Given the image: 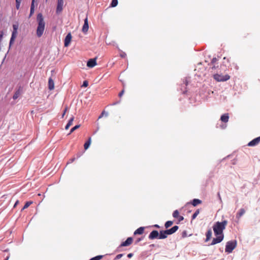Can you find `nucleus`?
<instances>
[{"instance_id":"nucleus-1","label":"nucleus","mask_w":260,"mask_h":260,"mask_svg":"<svg viewBox=\"0 0 260 260\" xmlns=\"http://www.w3.org/2000/svg\"><path fill=\"white\" fill-rule=\"evenodd\" d=\"M178 229H170L166 231H161L160 233L157 231L154 230L150 233L149 235V239L153 240L154 239H165L167 237L168 235H171L174 233Z\"/></svg>"},{"instance_id":"nucleus-2","label":"nucleus","mask_w":260,"mask_h":260,"mask_svg":"<svg viewBox=\"0 0 260 260\" xmlns=\"http://www.w3.org/2000/svg\"><path fill=\"white\" fill-rule=\"evenodd\" d=\"M37 19L38 22V25L37 29V35L39 38H40L43 35L44 32L45 23L44 21L43 15L41 13L38 14Z\"/></svg>"},{"instance_id":"nucleus-3","label":"nucleus","mask_w":260,"mask_h":260,"mask_svg":"<svg viewBox=\"0 0 260 260\" xmlns=\"http://www.w3.org/2000/svg\"><path fill=\"white\" fill-rule=\"evenodd\" d=\"M173 217L174 218L173 221L169 220L165 223V228H169L172 226L174 223L176 224H179L182 221L184 220V217L180 215L179 213L177 210L174 211L173 213Z\"/></svg>"},{"instance_id":"nucleus-4","label":"nucleus","mask_w":260,"mask_h":260,"mask_svg":"<svg viewBox=\"0 0 260 260\" xmlns=\"http://www.w3.org/2000/svg\"><path fill=\"white\" fill-rule=\"evenodd\" d=\"M237 246L236 241H231L226 243L225 251L228 253H231Z\"/></svg>"},{"instance_id":"nucleus-5","label":"nucleus","mask_w":260,"mask_h":260,"mask_svg":"<svg viewBox=\"0 0 260 260\" xmlns=\"http://www.w3.org/2000/svg\"><path fill=\"white\" fill-rule=\"evenodd\" d=\"M214 79L218 82H224L228 80L230 78L229 75H219L218 74H215L213 76Z\"/></svg>"},{"instance_id":"nucleus-6","label":"nucleus","mask_w":260,"mask_h":260,"mask_svg":"<svg viewBox=\"0 0 260 260\" xmlns=\"http://www.w3.org/2000/svg\"><path fill=\"white\" fill-rule=\"evenodd\" d=\"M230 65L231 64H230V59L229 58H227L225 57H224L223 58L222 63L220 66L221 69L225 71L227 70V67Z\"/></svg>"},{"instance_id":"nucleus-7","label":"nucleus","mask_w":260,"mask_h":260,"mask_svg":"<svg viewBox=\"0 0 260 260\" xmlns=\"http://www.w3.org/2000/svg\"><path fill=\"white\" fill-rule=\"evenodd\" d=\"M63 6V0H57V4L56 7V13L58 14H60L62 10Z\"/></svg>"},{"instance_id":"nucleus-8","label":"nucleus","mask_w":260,"mask_h":260,"mask_svg":"<svg viewBox=\"0 0 260 260\" xmlns=\"http://www.w3.org/2000/svg\"><path fill=\"white\" fill-rule=\"evenodd\" d=\"M96 65V58L89 59L87 62V66L89 68H93Z\"/></svg>"},{"instance_id":"nucleus-9","label":"nucleus","mask_w":260,"mask_h":260,"mask_svg":"<svg viewBox=\"0 0 260 260\" xmlns=\"http://www.w3.org/2000/svg\"><path fill=\"white\" fill-rule=\"evenodd\" d=\"M260 142V136L257 137L248 143V146L252 147L257 145Z\"/></svg>"},{"instance_id":"nucleus-10","label":"nucleus","mask_w":260,"mask_h":260,"mask_svg":"<svg viewBox=\"0 0 260 260\" xmlns=\"http://www.w3.org/2000/svg\"><path fill=\"white\" fill-rule=\"evenodd\" d=\"M72 38L71 34L70 32L68 34L64 39V45L65 47H68L70 45L72 40Z\"/></svg>"},{"instance_id":"nucleus-11","label":"nucleus","mask_w":260,"mask_h":260,"mask_svg":"<svg viewBox=\"0 0 260 260\" xmlns=\"http://www.w3.org/2000/svg\"><path fill=\"white\" fill-rule=\"evenodd\" d=\"M223 238V235L216 236V238H214L212 241L211 244L214 245L220 243L222 241Z\"/></svg>"},{"instance_id":"nucleus-12","label":"nucleus","mask_w":260,"mask_h":260,"mask_svg":"<svg viewBox=\"0 0 260 260\" xmlns=\"http://www.w3.org/2000/svg\"><path fill=\"white\" fill-rule=\"evenodd\" d=\"M133 238L132 237H128L126 241L121 243L120 247L128 246L133 243Z\"/></svg>"},{"instance_id":"nucleus-13","label":"nucleus","mask_w":260,"mask_h":260,"mask_svg":"<svg viewBox=\"0 0 260 260\" xmlns=\"http://www.w3.org/2000/svg\"><path fill=\"white\" fill-rule=\"evenodd\" d=\"M13 31L12 32V37L10 41V45H11L15 41V36L16 34V25L13 24Z\"/></svg>"},{"instance_id":"nucleus-14","label":"nucleus","mask_w":260,"mask_h":260,"mask_svg":"<svg viewBox=\"0 0 260 260\" xmlns=\"http://www.w3.org/2000/svg\"><path fill=\"white\" fill-rule=\"evenodd\" d=\"M227 224V221L223 220L221 222H217L213 228H225Z\"/></svg>"},{"instance_id":"nucleus-15","label":"nucleus","mask_w":260,"mask_h":260,"mask_svg":"<svg viewBox=\"0 0 260 260\" xmlns=\"http://www.w3.org/2000/svg\"><path fill=\"white\" fill-rule=\"evenodd\" d=\"M89 26L88 23V19L87 17H86L84 20V23L82 27V30L84 33H86L87 32L88 30Z\"/></svg>"},{"instance_id":"nucleus-16","label":"nucleus","mask_w":260,"mask_h":260,"mask_svg":"<svg viewBox=\"0 0 260 260\" xmlns=\"http://www.w3.org/2000/svg\"><path fill=\"white\" fill-rule=\"evenodd\" d=\"M229 114L228 113L223 114L222 115H221V116L220 117V120L224 123L228 122L229 121Z\"/></svg>"},{"instance_id":"nucleus-17","label":"nucleus","mask_w":260,"mask_h":260,"mask_svg":"<svg viewBox=\"0 0 260 260\" xmlns=\"http://www.w3.org/2000/svg\"><path fill=\"white\" fill-rule=\"evenodd\" d=\"M48 88L50 90H53L54 88V81L51 78H50L48 80Z\"/></svg>"},{"instance_id":"nucleus-18","label":"nucleus","mask_w":260,"mask_h":260,"mask_svg":"<svg viewBox=\"0 0 260 260\" xmlns=\"http://www.w3.org/2000/svg\"><path fill=\"white\" fill-rule=\"evenodd\" d=\"M202 201L201 200L194 199L191 201V204L193 206L196 207L197 205L202 204Z\"/></svg>"},{"instance_id":"nucleus-19","label":"nucleus","mask_w":260,"mask_h":260,"mask_svg":"<svg viewBox=\"0 0 260 260\" xmlns=\"http://www.w3.org/2000/svg\"><path fill=\"white\" fill-rule=\"evenodd\" d=\"M223 229H213L216 236L223 235L222 230Z\"/></svg>"},{"instance_id":"nucleus-20","label":"nucleus","mask_w":260,"mask_h":260,"mask_svg":"<svg viewBox=\"0 0 260 260\" xmlns=\"http://www.w3.org/2000/svg\"><path fill=\"white\" fill-rule=\"evenodd\" d=\"M74 119V116H72L70 119L69 120V122H68L67 124L66 125L65 127L66 129H69V128L73 124V122Z\"/></svg>"},{"instance_id":"nucleus-21","label":"nucleus","mask_w":260,"mask_h":260,"mask_svg":"<svg viewBox=\"0 0 260 260\" xmlns=\"http://www.w3.org/2000/svg\"><path fill=\"white\" fill-rule=\"evenodd\" d=\"M245 213V211L243 208H241L239 210V212L237 214V217L238 218L241 217Z\"/></svg>"},{"instance_id":"nucleus-22","label":"nucleus","mask_w":260,"mask_h":260,"mask_svg":"<svg viewBox=\"0 0 260 260\" xmlns=\"http://www.w3.org/2000/svg\"><path fill=\"white\" fill-rule=\"evenodd\" d=\"M91 138H89L88 140L86 142L84 145V147L85 150H87L91 144Z\"/></svg>"},{"instance_id":"nucleus-23","label":"nucleus","mask_w":260,"mask_h":260,"mask_svg":"<svg viewBox=\"0 0 260 260\" xmlns=\"http://www.w3.org/2000/svg\"><path fill=\"white\" fill-rule=\"evenodd\" d=\"M32 203H33V202L31 201L26 202L24 206L21 209V211H23V210L27 208Z\"/></svg>"},{"instance_id":"nucleus-24","label":"nucleus","mask_w":260,"mask_h":260,"mask_svg":"<svg viewBox=\"0 0 260 260\" xmlns=\"http://www.w3.org/2000/svg\"><path fill=\"white\" fill-rule=\"evenodd\" d=\"M144 229H137L134 232V235H141L144 233Z\"/></svg>"},{"instance_id":"nucleus-25","label":"nucleus","mask_w":260,"mask_h":260,"mask_svg":"<svg viewBox=\"0 0 260 260\" xmlns=\"http://www.w3.org/2000/svg\"><path fill=\"white\" fill-rule=\"evenodd\" d=\"M212 236V231L209 230L206 233V241L209 240Z\"/></svg>"},{"instance_id":"nucleus-26","label":"nucleus","mask_w":260,"mask_h":260,"mask_svg":"<svg viewBox=\"0 0 260 260\" xmlns=\"http://www.w3.org/2000/svg\"><path fill=\"white\" fill-rule=\"evenodd\" d=\"M35 0H32L31 7H30V14L32 15L34 13V3Z\"/></svg>"},{"instance_id":"nucleus-27","label":"nucleus","mask_w":260,"mask_h":260,"mask_svg":"<svg viewBox=\"0 0 260 260\" xmlns=\"http://www.w3.org/2000/svg\"><path fill=\"white\" fill-rule=\"evenodd\" d=\"M200 209H197L195 212L193 214L192 216V219H194L196 218V217L198 215V214L200 213Z\"/></svg>"},{"instance_id":"nucleus-28","label":"nucleus","mask_w":260,"mask_h":260,"mask_svg":"<svg viewBox=\"0 0 260 260\" xmlns=\"http://www.w3.org/2000/svg\"><path fill=\"white\" fill-rule=\"evenodd\" d=\"M117 4L118 0H112L110 6L111 7H115L117 5Z\"/></svg>"},{"instance_id":"nucleus-29","label":"nucleus","mask_w":260,"mask_h":260,"mask_svg":"<svg viewBox=\"0 0 260 260\" xmlns=\"http://www.w3.org/2000/svg\"><path fill=\"white\" fill-rule=\"evenodd\" d=\"M80 126V125H77L75 126L74 127H72L70 131V133L69 135H70L72 134L74 131H75L76 129H78Z\"/></svg>"},{"instance_id":"nucleus-30","label":"nucleus","mask_w":260,"mask_h":260,"mask_svg":"<svg viewBox=\"0 0 260 260\" xmlns=\"http://www.w3.org/2000/svg\"><path fill=\"white\" fill-rule=\"evenodd\" d=\"M103 257V255H98L91 258L90 260H100Z\"/></svg>"},{"instance_id":"nucleus-31","label":"nucleus","mask_w":260,"mask_h":260,"mask_svg":"<svg viewBox=\"0 0 260 260\" xmlns=\"http://www.w3.org/2000/svg\"><path fill=\"white\" fill-rule=\"evenodd\" d=\"M191 235H192V234H187L186 233V231H184V232H183V233H182V237H183V238L186 237H187V236H191Z\"/></svg>"},{"instance_id":"nucleus-32","label":"nucleus","mask_w":260,"mask_h":260,"mask_svg":"<svg viewBox=\"0 0 260 260\" xmlns=\"http://www.w3.org/2000/svg\"><path fill=\"white\" fill-rule=\"evenodd\" d=\"M88 85V82L87 81H84L83 82V85H82V86L83 87H87V86Z\"/></svg>"},{"instance_id":"nucleus-33","label":"nucleus","mask_w":260,"mask_h":260,"mask_svg":"<svg viewBox=\"0 0 260 260\" xmlns=\"http://www.w3.org/2000/svg\"><path fill=\"white\" fill-rule=\"evenodd\" d=\"M120 56L122 58H125L126 56V54L125 52H122L120 53Z\"/></svg>"},{"instance_id":"nucleus-34","label":"nucleus","mask_w":260,"mask_h":260,"mask_svg":"<svg viewBox=\"0 0 260 260\" xmlns=\"http://www.w3.org/2000/svg\"><path fill=\"white\" fill-rule=\"evenodd\" d=\"M217 61V59L216 58H213L212 59V61H211V63L212 64H214L215 63L216 61Z\"/></svg>"},{"instance_id":"nucleus-35","label":"nucleus","mask_w":260,"mask_h":260,"mask_svg":"<svg viewBox=\"0 0 260 260\" xmlns=\"http://www.w3.org/2000/svg\"><path fill=\"white\" fill-rule=\"evenodd\" d=\"M124 92V89L122 90L118 94L120 98H121L122 96V95L123 94Z\"/></svg>"},{"instance_id":"nucleus-36","label":"nucleus","mask_w":260,"mask_h":260,"mask_svg":"<svg viewBox=\"0 0 260 260\" xmlns=\"http://www.w3.org/2000/svg\"><path fill=\"white\" fill-rule=\"evenodd\" d=\"M122 256V254H119L116 256V259H119Z\"/></svg>"},{"instance_id":"nucleus-37","label":"nucleus","mask_w":260,"mask_h":260,"mask_svg":"<svg viewBox=\"0 0 260 260\" xmlns=\"http://www.w3.org/2000/svg\"><path fill=\"white\" fill-rule=\"evenodd\" d=\"M75 157L72 158L70 159V161H69V162L68 164L72 163L73 162H74L75 161Z\"/></svg>"},{"instance_id":"nucleus-38","label":"nucleus","mask_w":260,"mask_h":260,"mask_svg":"<svg viewBox=\"0 0 260 260\" xmlns=\"http://www.w3.org/2000/svg\"><path fill=\"white\" fill-rule=\"evenodd\" d=\"M233 66H234V68H235V69H236V70H238V66L237 65V64H236V63H233Z\"/></svg>"},{"instance_id":"nucleus-39","label":"nucleus","mask_w":260,"mask_h":260,"mask_svg":"<svg viewBox=\"0 0 260 260\" xmlns=\"http://www.w3.org/2000/svg\"><path fill=\"white\" fill-rule=\"evenodd\" d=\"M67 109H68L67 107L65 108V109L64 110V112H63V113L62 114V117H63L64 115H65V114H66V112L67 111Z\"/></svg>"},{"instance_id":"nucleus-40","label":"nucleus","mask_w":260,"mask_h":260,"mask_svg":"<svg viewBox=\"0 0 260 260\" xmlns=\"http://www.w3.org/2000/svg\"><path fill=\"white\" fill-rule=\"evenodd\" d=\"M133 253H131L128 254L127 257L128 258H131V257H132L133 256Z\"/></svg>"},{"instance_id":"nucleus-41","label":"nucleus","mask_w":260,"mask_h":260,"mask_svg":"<svg viewBox=\"0 0 260 260\" xmlns=\"http://www.w3.org/2000/svg\"><path fill=\"white\" fill-rule=\"evenodd\" d=\"M2 38H3V32H1V33H0V42L1 41V40L2 39Z\"/></svg>"},{"instance_id":"nucleus-42","label":"nucleus","mask_w":260,"mask_h":260,"mask_svg":"<svg viewBox=\"0 0 260 260\" xmlns=\"http://www.w3.org/2000/svg\"><path fill=\"white\" fill-rule=\"evenodd\" d=\"M13 98L14 100L16 99V93H15L14 94V95H13Z\"/></svg>"},{"instance_id":"nucleus-43","label":"nucleus","mask_w":260,"mask_h":260,"mask_svg":"<svg viewBox=\"0 0 260 260\" xmlns=\"http://www.w3.org/2000/svg\"><path fill=\"white\" fill-rule=\"evenodd\" d=\"M153 228H160L159 226L157 224H155V225H153Z\"/></svg>"},{"instance_id":"nucleus-44","label":"nucleus","mask_w":260,"mask_h":260,"mask_svg":"<svg viewBox=\"0 0 260 260\" xmlns=\"http://www.w3.org/2000/svg\"><path fill=\"white\" fill-rule=\"evenodd\" d=\"M9 258V256H7L5 259L4 260H8Z\"/></svg>"},{"instance_id":"nucleus-45","label":"nucleus","mask_w":260,"mask_h":260,"mask_svg":"<svg viewBox=\"0 0 260 260\" xmlns=\"http://www.w3.org/2000/svg\"><path fill=\"white\" fill-rule=\"evenodd\" d=\"M19 6V4L18 2L17 1V9H18Z\"/></svg>"},{"instance_id":"nucleus-46","label":"nucleus","mask_w":260,"mask_h":260,"mask_svg":"<svg viewBox=\"0 0 260 260\" xmlns=\"http://www.w3.org/2000/svg\"><path fill=\"white\" fill-rule=\"evenodd\" d=\"M104 114V112H102V114H101V115L100 116V117H99V118H101V116H102Z\"/></svg>"},{"instance_id":"nucleus-47","label":"nucleus","mask_w":260,"mask_h":260,"mask_svg":"<svg viewBox=\"0 0 260 260\" xmlns=\"http://www.w3.org/2000/svg\"><path fill=\"white\" fill-rule=\"evenodd\" d=\"M16 207V202L14 205V207L15 208Z\"/></svg>"},{"instance_id":"nucleus-48","label":"nucleus","mask_w":260,"mask_h":260,"mask_svg":"<svg viewBox=\"0 0 260 260\" xmlns=\"http://www.w3.org/2000/svg\"><path fill=\"white\" fill-rule=\"evenodd\" d=\"M172 228H178V226L177 225H175V226H173Z\"/></svg>"}]
</instances>
